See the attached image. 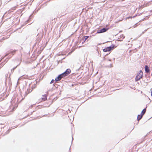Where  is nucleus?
Returning <instances> with one entry per match:
<instances>
[{
    "instance_id": "1",
    "label": "nucleus",
    "mask_w": 152,
    "mask_h": 152,
    "mask_svg": "<svg viewBox=\"0 0 152 152\" xmlns=\"http://www.w3.org/2000/svg\"><path fill=\"white\" fill-rule=\"evenodd\" d=\"M143 74V73L142 71V70H140L139 72L137 73V76L135 77V81H137L142 78V77Z\"/></svg>"
},
{
    "instance_id": "2",
    "label": "nucleus",
    "mask_w": 152,
    "mask_h": 152,
    "mask_svg": "<svg viewBox=\"0 0 152 152\" xmlns=\"http://www.w3.org/2000/svg\"><path fill=\"white\" fill-rule=\"evenodd\" d=\"M116 47H115L114 45H112L110 46L107 47L103 49V51L104 52H107L110 51L111 50H113Z\"/></svg>"
},
{
    "instance_id": "3",
    "label": "nucleus",
    "mask_w": 152,
    "mask_h": 152,
    "mask_svg": "<svg viewBox=\"0 0 152 152\" xmlns=\"http://www.w3.org/2000/svg\"><path fill=\"white\" fill-rule=\"evenodd\" d=\"M71 70L69 69H67L62 74L64 77H65L66 76L68 75L69 74L71 73Z\"/></svg>"
},
{
    "instance_id": "4",
    "label": "nucleus",
    "mask_w": 152,
    "mask_h": 152,
    "mask_svg": "<svg viewBox=\"0 0 152 152\" xmlns=\"http://www.w3.org/2000/svg\"><path fill=\"white\" fill-rule=\"evenodd\" d=\"M108 29V28H104L101 30H98L97 33L98 34H100L101 33H104L106 32Z\"/></svg>"
},
{
    "instance_id": "5",
    "label": "nucleus",
    "mask_w": 152,
    "mask_h": 152,
    "mask_svg": "<svg viewBox=\"0 0 152 152\" xmlns=\"http://www.w3.org/2000/svg\"><path fill=\"white\" fill-rule=\"evenodd\" d=\"M64 77L63 76V75L62 74H61L58 76V77L55 79V80L56 81L60 80L62 78Z\"/></svg>"
},
{
    "instance_id": "6",
    "label": "nucleus",
    "mask_w": 152,
    "mask_h": 152,
    "mask_svg": "<svg viewBox=\"0 0 152 152\" xmlns=\"http://www.w3.org/2000/svg\"><path fill=\"white\" fill-rule=\"evenodd\" d=\"M16 51V50H12L10 52V53H7L6 54V55L4 56V57H6L10 53H12V54L13 55H14V54H15Z\"/></svg>"
},
{
    "instance_id": "7",
    "label": "nucleus",
    "mask_w": 152,
    "mask_h": 152,
    "mask_svg": "<svg viewBox=\"0 0 152 152\" xmlns=\"http://www.w3.org/2000/svg\"><path fill=\"white\" fill-rule=\"evenodd\" d=\"M145 70L146 73H148L150 72L149 68L147 65L145 66Z\"/></svg>"
},
{
    "instance_id": "8",
    "label": "nucleus",
    "mask_w": 152,
    "mask_h": 152,
    "mask_svg": "<svg viewBox=\"0 0 152 152\" xmlns=\"http://www.w3.org/2000/svg\"><path fill=\"white\" fill-rule=\"evenodd\" d=\"M42 99L43 101H45L47 99L46 95H44L42 96Z\"/></svg>"
},
{
    "instance_id": "9",
    "label": "nucleus",
    "mask_w": 152,
    "mask_h": 152,
    "mask_svg": "<svg viewBox=\"0 0 152 152\" xmlns=\"http://www.w3.org/2000/svg\"><path fill=\"white\" fill-rule=\"evenodd\" d=\"M142 116L140 114V115H138L137 118V120L139 121L142 118Z\"/></svg>"
},
{
    "instance_id": "10",
    "label": "nucleus",
    "mask_w": 152,
    "mask_h": 152,
    "mask_svg": "<svg viewBox=\"0 0 152 152\" xmlns=\"http://www.w3.org/2000/svg\"><path fill=\"white\" fill-rule=\"evenodd\" d=\"M146 111V108H145L143 109L142 110V111L141 113L140 114L142 116L143 115L145 114Z\"/></svg>"
},
{
    "instance_id": "11",
    "label": "nucleus",
    "mask_w": 152,
    "mask_h": 152,
    "mask_svg": "<svg viewBox=\"0 0 152 152\" xmlns=\"http://www.w3.org/2000/svg\"><path fill=\"white\" fill-rule=\"evenodd\" d=\"M32 91V90H31L30 89H28L27 90L26 93L27 94H29Z\"/></svg>"
},
{
    "instance_id": "12",
    "label": "nucleus",
    "mask_w": 152,
    "mask_h": 152,
    "mask_svg": "<svg viewBox=\"0 0 152 152\" xmlns=\"http://www.w3.org/2000/svg\"><path fill=\"white\" fill-rule=\"evenodd\" d=\"M89 37L88 36H86L84 37L85 38V41H86V39Z\"/></svg>"
},
{
    "instance_id": "13",
    "label": "nucleus",
    "mask_w": 152,
    "mask_h": 152,
    "mask_svg": "<svg viewBox=\"0 0 152 152\" xmlns=\"http://www.w3.org/2000/svg\"><path fill=\"white\" fill-rule=\"evenodd\" d=\"M54 80H52L51 81L50 83L51 84L53 83L54 82Z\"/></svg>"
},
{
    "instance_id": "14",
    "label": "nucleus",
    "mask_w": 152,
    "mask_h": 152,
    "mask_svg": "<svg viewBox=\"0 0 152 152\" xmlns=\"http://www.w3.org/2000/svg\"><path fill=\"white\" fill-rule=\"evenodd\" d=\"M13 10H15V8H13Z\"/></svg>"
}]
</instances>
